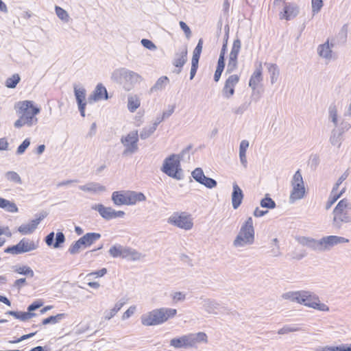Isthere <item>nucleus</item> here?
<instances>
[{
    "label": "nucleus",
    "mask_w": 351,
    "mask_h": 351,
    "mask_svg": "<svg viewBox=\"0 0 351 351\" xmlns=\"http://www.w3.org/2000/svg\"><path fill=\"white\" fill-rule=\"evenodd\" d=\"M14 108L19 114V119L14 122L17 128L24 125L32 126L38 122L36 115L40 113V109L32 101L24 100L17 102Z\"/></svg>",
    "instance_id": "obj_1"
},
{
    "label": "nucleus",
    "mask_w": 351,
    "mask_h": 351,
    "mask_svg": "<svg viewBox=\"0 0 351 351\" xmlns=\"http://www.w3.org/2000/svg\"><path fill=\"white\" fill-rule=\"evenodd\" d=\"M176 315V308H155L141 317V323L146 326L160 325L175 317Z\"/></svg>",
    "instance_id": "obj_2"
},
{
    "label": "nucleus",
    "mask_w": 351,
    "mask_h": 351,
    "mask_svg": "<svg viewBox=\"0 0 351 351\" xmlns=\"http://www.w3.org/2000/svg\"><path fill=\"white\" fill-rule=\"evenodd\" d=\"M161 171L171 178L181 180L183 178V173L180 165V156L172 154L167 157L164 160Z\"/></svg>",
    "instance_id": "obj_3"
},
{
    "label": "nucleus",
    "mask_w": 351,
    "mask_h": 351,
    "mask_svg": "<svg viewBox=\"0 0 351 351\" xmlns=\"http://www.w3.org/2000/svg\"><path fill=\"white\" fill-rule=\"evenodd\" d=\"M254 240V230L253 219L249 217L242 225L241 230L234 241V245L237 247L243 246L253 243Z\"/></svg>",
    "instance_id": "obj_4"
},
{
    "label": "nucleus",
    "mask_w": 351,
    "mask_h": 351,
    "mask_svg": "<svg viewBox=\"0 0 351 351\" xmlns=\"http://www.w3.org/2000/svg\"><path fill=\"white\" fill-rule=\"evenodd\" d=\"M351 209V203L346 199L340 200L333 210V223L337 227H340L342 223H348L350 221L349 210Z\"/></svg>",
    "instance_id": "obj_5"
},
{
    "label": "nucleus",
    "mask_w": 351,
    "mask_h": 351,
    "mask_svg": "<svg viewBox=\"0 0 351 351\" xmlns=\"http://www.w3.org/2000/svg\"><path fill=\"white\" fill-rule=\"evenodd\" d=\"M38 241L23 237L16 245L9 246L4 252L12 255H18L34 251L38 247Z\"/></svg>",
    "instance_id": "obj_6"
},
{
    "label": "nucleus",
    "mask_w": 351,
    "mask_h": 351,
    "mask_svg": "<svg viewBox=\"0 0 351 351\" xmlns=\"http://www.w3.org/2000/svg\"><path fill=\"white\" fill-rule=\"evenodd\" d=\"M274 5L279 12V18L281 20L290 21L294 19L298 14V8L293 3H287L286 0H274Z\"/></svg>",
    "instance_id": "obj_7"
},
{
    "label": "nucleus",
    "mask_w": 351,
    "mask_h": 351,
    "mask_svg": "<svg viewBox=\"0 0 351 351\" xmlns=\"http://www.w3.org/2000/svg\"><path fill=\"white\" fill-rule=\"evenodd\" d=\"M291 185L293 189L291 193L290 198L293 201L303 198L305 195L306 190L300 170H298L293 175Z\"/></svg>",
    "instance_id": "obj_8"
},
{
    "label": "nucleus",
    "mask_w": 351,
    "mask_h": 351,
    "mask_svg": "<svg viewBox=\"0 0 351 351\" xmlns=\"http://www.w3.org/2000/svg\"><path fill=\"white\" fill-rule=\"evenodd\" d=\"M168 222L186 230H191L193 226L191 215L184 212L174 213L168 219Z\"/></svg>",
    "instance_id": "obj_9"
},
{
    "label": "nucleus",
    "mask_w": 351,
    "mask_h": 351,
    "mask_svg": "<svg viewBox=\"0 0 351 351\" xmlns=\"http://www.w3.org/2000/svg\"><path fill=\"white\" fill-rule=\"evenodd\" d=\"M101 234L95 232L86 233L82 237L75 242L69 248V252L72 254L78 252L80 248L90 246L97 240L100 239Z\"/></svg>",
    "instance_id": "obj_10"
},
{
    "label": "nucleus",
    "mask_w": 351,
    "mask_h": 351,
    "mask_svg": "<svg viewBox=\"0 0 351 351\" xmlns=\"http://www.w3.org/2000/svg\"><path fill=\"white\" fill-rule=\"evenodd\" d=\"M241 40L239 39L234 40L232 43L230 53L229 54L228 62V71L232 72L237 69L238 64V56L241 50Z\"/></svg>",
    "instance_id": "obj_11"
},
{
    "label": "nucleus",
    "mask_w": 351,
    "mask_h": 351,
    "mask_svg": "<svg viewBox=\"0 0 351 351\" xmlns=\"http://www.w3.org/2000/svg\"><path fill=\"white\" fill-rule=\"evenodd\" d=\"M138 136L136 131L129 133L127 136L121 138V142L125 147V154L133 153L137 149V142Z\"/></svg>",
    "instance_id": "obj_12"
},
{
    "label": "nucleus",
    "mask_w": 351,
    "mask_h": 351,
    "mask_svg": "<svg viewBox=\"0 0 351 351\" xmlns=\"http://www.w3.org/2000/svg\"><path fill=\"white\" fill-rule=\"evenodd\" d=\"M203 39L200 38L198 40L197 45L193 51V56L191 59V69L190 72V79L192 80L197 72L199 65V60L203 48Z\"/></svg>",
    "instance_id": "obj_13"
},
{
    "label": "nucleus",
    "mask_w": 351,
    "mask_h": 351,
    "mask_svg": "<svg viewBox=\"0 0 351 351\" xmlns=\"http://www.w3.org/2000/svg\"><path fill=\"white\" fill-rule=\"evenodd\" d=\"M240 77L237 74L230 75L226 80L223 88V94L225 97L229 98L234 93V88L239 83Z\"/></svg>",
    "instance_id": "obj_14"
},
{
    "label": "nucleus",
    "mask_w": 351,
    "mask_h": 351,
    "mask_svg": "<svg viewBox=\"0 0 351 351\" xmlns=\"http://www.w3.org/2000/svg\"><path fill=\"white\" fill-rule=\"evenodd\" d=\"M304 304L308 307L322 311H328L329 310V308L327 305L320 302L318 297L308 292H306V293L305 302Z\"/></svg>",
    "instance_id": "obj_15"
},
{
    "label": "nucleus",
    "mask_w": 351,
    "mask_h": 351,
    "mask_svg": "<svg viewBox=\"0 0 351 351\" xmlns=\"http://www.w3.org/2000/svg\"><path fill=\"white\" fill-rule=\"evenodd\" d=\"M97 210L101 215V216L107 219L110 220L114 218L123 217L125 215V213L121 210L115 211L110 207H106L102 204L97 206Z\"/></svg>",
    "instance_id": "obj_16"
},
{
    "label": "nucleus",
    "mask_w": 351,
    "mask_h": 351,
    "mask_svg": "<svg viewBox=\"0 0 351 351\" xmlns=\"http://www.w3.org/2000/svg\"><path fill=\"white\" fill-rule=\"evenodd\" d=\"M192 176L197 182L204 184L208 188L212 189L217 185V182L212 178L206 177L202 169L200 168H196L192 172Z\"/></svg>",
    "instance_id": "obj_17"
},
{
    "label": "nucleus",
    "mask_w": 351,
    "mask_h": 351,
    "mask_svg": "<svg viewBox=\"0 0 351 351\" xmlns=\"http://www.w3.org/2000/svg\"><path fill=\"white\" fill-rule=\"evenodd\" d=\"M193 336L190 334L183 335L178 338H173L170 341V345L175 348H189L193 346Z\"/></svg>",
    "instance_id": "obj_18"
},
{
    "label": "nucleus",
    "mask_w": 351,
    "mask_h": 351,
    "mask_svg": "<svg viewBox=\"0 0 351 351\" xmlns=\"http://www.w3.org/2000/svg\"><path fill=\"white\" fill-rule=\"evenodd\" d=\"M108 92L102 84H98L93 93L88 97V102L93 103L97 101L108 99Z\"/></svg>",
    "instance_id": "obj_19"
},
{
    "label": "nucleus",
    "mask_w": 351,
    "mask_h": 351,
    "mask_svg": "<svg viewBox=\"0 0 351 351\" xmlns=\"http://www.w3.org/2000/svg\"><path fill=\"white\" fill-rule=\"evenodd\" d=\"M40 222V219L31 220L27 223L21 225L18 228L17 231L22 235L31 234L36 230Z\"/></svg>",
    "instance_id": "obj_20"
},
{
    "label": "nucleus",
    "mask_w": 351,
    "mask_h": 351,
    "mask_svg": "<svg viewBox=\"0 0 351 351\" xmlns=\"http://www.w3.org/2000/svg\"><path fill=\"white\" fill-rule=\"evenodd\" d=\"M263 80V66L262 63L259 62L256 70L254 71L250 77L249 81V86L252 89H256L261 83Z\"/></svg>",
    "instance_id": "obj_21"
},
{
    "label": "nucleus",
    "mask_w": 351,
    "mask_h": 351,
    "mask_svg": "<svg viewBox=\"0 0 351 351\" xmlns=\"http://www.w3.org/2000/svg\"><path fill=\"white\" fill-rule=\"evenodd\" d=\"M348 239L337 236H328L322 238L320 244L325 248H328L339 243H348Z\"/></svg>",
    "instance_id": "obj_22"
},
{
    "label": "nucleus",
    "mask_w": 351,
    "mask_h": 351,
    "mask_svg": "<svg viewBox=\"0 0 351 351\" xmlns=\"http://www.w3.org/2000/svg\"><path fill=\"white\" fill-rule=\"evenodd\" d=\"M54 232L49 233L45 238V242L47 245L51 246L54 248H58L65 241V237L62 232H60L56 234V241L53 243Z\"/></svg>",
    "instance_id": "obj_23"
},
{
    "label": "nucleus",
    "mask_w": 351,
    "mask_h": 351,
    "mask_svg": "<svg viewBox=\"0 0 351 351\" xmlns=\"http://www.w3.org/2000/svg\"><path fill=\"white\" fill-rule=\"evenodd\" d=\"M129 191H114L112 194V200L115 205H128Z\"/></svg>",
    "instance_id": "obj_24"
},
{
    "label": "nucleus",
    "mask_w": 351,
    "mask_h": 351,
    "mask_svg": "<svg viewBox=\"0 0 351 351\" xmlns=\"http://www.w3.org/2000/svg\"><path fill=\"white\" fill-rule=\"evenodd\" d=\"M75 95L78 104L79 110L82 117L85 116V108L86 103L84 101L86 93L84 89L75 88Z\"/></svg>",
    "instance_id": "obj_25"
},
{
    "label": "nucleus",
    "mask_w": 351,
    "mask_h": 351,
    "mask_svg": "<svg viewBox=\"0 0 351 351\" xmlns=\"http://www.w3.org/2000/svg\"><path fill=\"white\" fill-rule=\"evenodd\" d=\"M338 188L333 186L328 199L326 204V209L328 210L331 206L339 199L346 192V189L343 188L341 191H338Z\"/></svg>",
    "instance_id": "obj_26"
},
{
    "label": "nucleus",
    "mask_w": 351,
    "mask_h": 351,
    "mask_svg": "<svg viewBox=\"0 0 351 351\" xmlns=\"http://www.w3.org/2000/svg\"><path fill=\"white\" fill-rule=\"evenodd\" d=\"M243 198V195L241 189L237 184H234L232 194V203L234 209L237 208L241 205Z\"/></svg>",
    "instance_id": "obj_27"
},
{
    "label": "nucleus",
    "mask_w": 351,
    "mask_h": 351,
    "mask_svg": "<svg viewBox=\"0 0 351 351\" xmlns=\"http://www.w3.org/2000/svg\"><path fill=\"white\" fill-rule=\"evenodd\" d=\"M306 291H297L288 293L283 295V298L285 299H289L293 302H297L300 304H303L305 302Z\"/></svg>",
    "instance_id": "obj_28"
},
{
    "label": "nucleus",
    "mask_w": 351,
    "mask_h": 351,
    "mask_svg": "<svg viewBox=\"0 0 351 351\" xmlns=\"http://www.w3.org/2000/svg\"><path fill=\"white\" fill-rule=\"evenodd\" d=\"M146 197L143 193L129 191L128 197V205H134L138 202H144Z\"/></svg>",
    "instance_id": "obj_29"
},
{
    "label": "nucleus",
    "mask_w": 351,
    "mask_h": 351,
    "mask_svg": "<svg viewBox=\"0 0 351 351\" xmlns=\"http://www.w3.org/2000/svg\"><path fill=\"white\" fill-rule=\"evenodd\" d=\"M188 51L186 49H183L180 53L176 54V57L173 61V65L176 67L180 69L184 65L187 60Z\"/></svg>",
    "instance_id": "obj_30"
},
{
    "label": "nucleus",
    "mask_w": 351,
    "mask_h": 351,
    "mask_svg": "<svg viewBox=\"0 0 351 351\" xmlns=\"http://www.w3.org/2000/svg\"><path fill=\"white\" fill-rule=\"evenodd\" d=\"M0 208L10 213L18 212V208L14 203L2 197H0Z\"/></svg>",
    "instance_id": "obj_31"
},
{
    "label": "nucleus",
    "mask_w": 351,
    "mask_h": 351,
    "mask_svg": "<svg viewBox=\"0 0 351 351\" xmlns=\"http://www.w3.org/2000/svg\"><path fill=\"white\" fill-rule=\"evenodd\" d=\"M141 258V254L134 249L125 247L123 258H128L131 261H137Z\"/></svg>",
    "instance_id": "obj_32"
},
{
    "label": "nucleus",
    "mask_w": 351,
    "mask_h": 351,
    "mask_svg": "<svg viewBox=\"0 0 351 351\" xmlns=\"http://www.w3.org/2000/svg\"><path fill=\"white\" fill-rule=\"evenodd\" d=\"M318 53L320 56L325 58H330L332 57V51L328 43V40L319 47Z\"/></svg>",
    "instance_id": "obj_33"
},
{
    "label": "nucleus",
    "mask_w": 351,
    "mask_h": 351,
    "mask_svg": "<svg viewBox=\"0 0 351 351\" xmlns=\"http://www.w3.org/2000/svg\"><path fill=\"white\" fill-rule=\"evenodd\" d=\"M66 315L64 313H59L56 315L50 316L47 318H45L43 319L42 324L43 325H47L49 324H55L58 323L61 319L64 318Z\"/></svg>",
    "instance_id": "obj_34"
},
{
    "label": "nucleus",
    "mask_w": 351,
    "mask_h": 351,
    "mask_svg": "<svg viewBox=\"0 0 351 351\" xmlns=\"http://www.w3.org/2000/svg\"><path fill=\"white\" fill-rule=\"evenodd\" d=\"M124 248L120 245H115L112 246L109 250V254L113 258L123 257Z\"/></svg>",
    "instance_id": "obj_35"
},
{
    "label": "nucleus",
    "mask_w": 351,
    "mask_h": 351,
    "mask_svg": "<svg viewBox=\"0 0 351 351\" xmlns=\"http://www.w3.org/2000/svg\"><path fill=\"white\" fill-rule=\"evenodd\" d=\"M140 100L136 96H130L128 97V108L130 112H134L140 106Z\"/></svg>",
    "instance_id": "obj_36"
},
{
    "label": "nucleus",
    "mask_w": 351,
    "mask_h": 351,
    "mask_svg": "<svg viewBox=\"0 0 351 351\" xmlns=\"http://www.w3.org/2000/svg\"><path fill=\"white\" fill-rule=\"evenodd\" d=\"M249 147L248 141L243 140L241 141L239 147V156L242 163L245 164L246 162V151L247 147Z\"/></svg>",
    "instance_id": "obj_37"
},
{
    "label": "nucleus",
    "mask_w": 351,
    "mask_h": 351,
    "mask_svg": "<svg viewBox=\"0 0 351 351\" xmlns=\"http://www.w3.org/2000/svg\"><path fill=\"white\" fill-rule=\"evenodd\" d=\"M9 313L10 315H14L16 318H17L20 320H22V321H25V320L29 319L35 315L34 313H32L31 312H29V311L24 312V313H17V312H14V311H10Z\"/></svg>",
    "instance_id": "obj_38"
},
{
    "label": "nucleus",
    "mask_w": 351,
    "mask_h": 351,
    "mask_svg": "<svg viewBox=\"0 0 351 351\" xmlns=\"http://www.w3.org/2000/svg\"><path fill=\"white\" fill-rule=\"evenodd\" d=\"M81 189L84 191L97 192L103 191L104 188L96 183H89L86 185L82 186Z\"/></svg>",
    "instance_id": "obj_39"
},
{
    "label": "nucleus",
    "mask_w": 351,
    "mask_h": 351,
    "mask_svg": "<svg viewBox=\"0 0 351 351\" xmlns=\"http://www.w3.org/2000/svg\"><path fill=\"white\" fill-rule=\"evenodd\" d=\"M122 306V303L116 304L112 309L105 313L104 319L106 320L110 319L118 313V311L121 308Z\"/></svg>",
    "instance_id": "obj_40"
},
{
    "label": "nucleus",
    "mask_w": 351,
    "mask_h": 351,
    "mask_svg": "<svg viewBox=\"0 0 351 351\" xmlns=\"http://www.w3.org/2000/svg\"><path fill=\"white\" fill-rule=\"evenodd\" d=\"M20 81L19 74H14L12 77L8 78L5 81V86L10 88H14L16 86Z\"/></svg>",
    "instance_id": "obj_41"
},
{
    "label": "nucleus",
    "mask_w": 351,
    "mask_h": 351,
    "mask_svg": "<svg viewBox=\"0 0 351 351\" xmlns=\"http://www.w3.org/2000/svg\"><path fill=\"white\" fill-rule=\"evenodd\" d=\"M193 336V346L199 342H207V336L204 332H197V334H190Z\"/></svg>",
    "instance_id": "obj_42"
},
{
    "label": "nucleus",
    "mask_w": 351,
    "mask_h": 351,
    "mask_svg": "<svg viewBox=\"0 0 351 351\" xmlns=\"http://www.w3.org/2000/svg\"><path fill=\"white\" fill-rule=\"evenodd\" d=\"M261 206L263 208H274L276 206V203L271 198L265 197L261 200Z\"/></svg>",
    "instance_id": "obj_43"
},
{
    "label": "nucleus",
    "mask_w": 351,
    "mask_h": 351,
    "mask_svg": "<svg viewBox=\"0 0 351 351\" xmlns=\"http://www.w3.org/2000/svg\"><path fill=\"white\" fill-rule=\"evenodd\" d=\"M107 274V269L106 268H102L98 271H93L86 275V278H88V280H91L92 277L95 278H101L105 276Z\"/></svg>",
    "instance_id": "obj_44"
},
{
    "label": "nucleus",
    "mask_w": 351,
    "mask_h": 351,
    "mask_svg": "<svg viewBox=\"0 0 351 351\" xmlns=\"http://www.w3.org/2000/svg\"><path fill=\"white\" fill-rule=\"evenodd\" d=\"M55 10L59 19L65 21H67L69 20V14L63 8L56 5L55 7Z\"/></svg>",
    "instance_id": "obj_45"
},
{
    "label": "nucleus",
    "mask_w": 351,
    "mask_h": 351,
    "mask_svg": "<svg viewBox=\"0 0 351 351\" xmlns=\"http://www.w3.org/2000/svg\"><path fill=\"white\" fill-rule=\"evenodd\" d=\"M6 178L8 180L14 183L21 184V179L18 173L14 171H9L6 173Z\"/></svg>",
    "instance_id": "obj_46"
},
{
    "label": "nucleus",
    "mask_w": 351,
    "mask_h": 351,
    "mask_svg": "<svg viewBox=\"0 0 351 351\" xmlns=\"http://www.w3.org/2000/svg\"><path fill=\"white\" fill-rule=\"evenodd\" d=\"M168 82V77L166 76H162L157 80L154 88L157 90L162 89L167 84Z\"/></svg>",
    "instance_id": "obj_47"
},
{
    "label": "nucleus",
    "mask_w": 351,
    "mask_h": 351,
    "mask_svg": "<svg viewBox=\"0 0 351 351\" xmlns=\"http://www.w3.org/2000/svg\"><path fill=\"white\" fill-rule=\"evenodd\" d=\"M30 145V141L29 138H26L23 141V142L18 147L17 153L19 154H22L25 152L26 149Z\"/></svg>",
    "instance_id": "obj_48"
},
{
    "label": "nucleus",
    "mask_w": 351,
    "mask_h": 351,
    "mask_svg": "<svg viewBox=\"0 0 351 351\" xmlns=\"http://www.w3.org/2000/svg\"><path fill=\"white\" fill-rule=\"evenodd\" d=\"M311 3L313 12H318L323 6L322 0H311Z\"/></svg>",
    "instance_id": "obj_49"
},
{
    "label": "nucleus",
    "mask_w": 351,
    "mask_h": 351,
    "mask_svg": "<svg viewBox=\"0 0 351 351\" xmlns=\"http://www.w3.org/2000/svg\"><path fill=\"white\" fill-rule=\"evenodd\" d=\"M15 271L19 274H31V276H33V271L26 266L19 267L15 269Z\"/></svg>",
    "instance_id": "obj_50"
},
{
    "label": "nucleus",
    "mask_w": 351,
    "mask_h": 351,
    "mask_svg": "<svg viewBox=\"0 0 351 351\" xmlns=\"http://www.w3.org/2000/svg\"><path fill=\"white\" fill-rule=\"evenodd\" d=\"M141 44L142 45L150 50H154L156 48V45L149 40L148 39H142L141 40Z\"/></svg>",
    "instance_id": "obj_51"
},
{
    "label": "nucleus",
    "mask_w": 351,
    "mask_h": 351,
    "mask_svg": "<svg viewBox=\"0 0 351 351\" xmlns=\"http://www.w3.org/2000/svg\"><path fill=\"white\" fill-rule=\"evenodd\" d=\"M43 305V302L41 300H36L34 301L32 304H30L27 310L29 312H32L37 308H39Z\"/></svg>",
    "instance_id": "obj_52"
},
{
    "label": "nucleus",
    "mask_w": 351,
    "mask_h": 351,
    "mask_svg": "<svg viewBox=\"0 0 351 351\" xmlns=\"http://www.w3.org/2000/svg\"><path fill=\"white\" fill-rule=\"evenodd\" d=\"M36 332H32V333H29V334H27V335H24L23 336H21L20 338L19 339H16L15 340H13V341H10V343H19L23 340H25V339H27L30 337H32L33 336H34L36 335Z\"/></svg>",
    "instance_id": "obj_53"
},
{
    "label": "nucleus",
    "mask_w": 351,
    "mask_h": 351,
    "mask_svg": "<svg viewBox=\"0 0 351 351\" xmlns=\"http://www.w3.org/2000/svg\"><path fill=\"white\" fill-rule=\"evenodd\" d=\"M180 26L181 29L184 31L186 37H190L191 35V31L189 27L184 21H180Z\"/></svg>",
    "instance_id": "obj_54"
},
{
    "label": "nucleus",
    "mask_w": 351,
    "mask_h": 351,
    "mask_svg": "<svg viewBox=\"0 0 351 351\" xmlns=\"http://www.w3.org/2000/svg\"><path fill=\"white\" fill-rule=\"evenodd\" d=\"M268 70H269V72L270 73H271V75H272L271 80L273 81L274 76L277 75L278 74L277 66L276 64H270Z\"/></svg>",
    "instance_id": "obj_55"
},
{
    "label": "nucleus",
    "mask_w": 351,
    "mask_h": 351,
    "mask_svg": "<svg viewBox=\"0 0 351 351\" xmlns=\"http://www.w3.org/2000/svg\"><path fill=\"white\" fill-rule=\"evenodd\" d=\"M136 307L130 306L123 315V319L129 318L132 315H133L135 312Z\"/></svg>",
    "instance_id": "obj_56"
},
{
    "label": "nucleus",
    "mask_w": 351,
    "mask_h": 351,
    "mask_svg": "<svg viewBox=\"0 0 351 351\" xmlns=\"http://www.w3.org/2000/svg\"><path fill=\"white\" fill-rule=\"evenodd\" d=\"M185 299V295L181 292H176L173 295V300L175 302L183 300Z\"/></svg>",
    "instance_id": "obj_57"
},
{
    "label": "nucleus",
    "mask_w": 351,
    "mask_h": 351,
    "mask_svg": "<svg viewBox=\"0 0 351 351\" xmlns=\"http://www.w3.org/2000/svg\"><path fill=\"white\" fill-rule=\"evenodd\" d=\"M224 60H225V56L219 55V58L218 59L217 66V69H221L223 70L224 69V66H225Z\"/></svg>",
    "instance_id": "obj_58"
},
{
    "label": "nucleus",
    "mask_w": 351,
    "mask_h": 351,
    "mask_svg": "<svg viewBox=\"0 0 351 351\" xmlns=\"http://www.w3.org/2000/svg\"><path fill=\"white\" fill-rule=\"evenodd\" d=\"M8 147V143L5 138H0V150H6Z\"/></svg>",
    "instance_id": "obj_59"
},
{
    "label": "nucleus",
    "mask_w": 351,
    "mask_h": 351,
    "mask_svg": "<svg viewBox=\"0 0 351 351\" xmlns=\"http://www.w3.org/2000/svg\"><path fill=\"white\" fill-rule=\"evenodd\" d=\"M267 213V210H260L258 208H256L254 212V215L256 217H260L265 215Z\"/></svg>",
    "instance_id": "obj_60"
},
{
    "label": "nucleus",
    "mask_w": 351,
    "mask_h": 351,
    "mask_svg": "<svg viewBox=\"0 0 351 351\" xmlns=\"http://www.w3.org/2000/svg\"><path fill=\"white\" fill-rule=\"evenodd\" d=\"M223 69H216V71L215 72V75H214V80L215 82H218L221 75V73L223 72Z\"/></svg>",
    "instance_id": "obj_61"
},
{
    "label": "nucleus",
    "mask_w": 351,
    "mask_h": 351,
    "mask_svg": "<svg viewBox=\"0 0 351 351\" xmlns=\"http://www.w3.org/2000/svg\"><path fill=\"white\" fill-rule=\"evenodd\" d=\"M295 329H292V328H288V327H285V328H282L281 329H280L278 332V334L280 335H282V334H285V333H287V332H293V331H295Z\"/></svg>",
    "instance_id": "obj_62"
},
{
    "label": "nucleus",
    "mask_w": 351,
    "mask_h": 351,
    "mask_svg": "<svg viewBox=\"0 0 351 351\" xmlns=\"http://www.w3.org/2000/svg\"><path fill=\"white\" fill-rule=\"evenodd\" d=\"M25 282H26L25 278L18 279L14 282V286L20 288L25 283Z\"/></svg>",
    "instance_id": "obj_63"
},
{
    "label": "nucleus",
    "mask_w": 351,
    "mask_h": 351,
    "mask_svg": "<svg viewBox=\"0 0 351 351\" xmlns=\"http://www.w3.org/2000/svg\"><path fill=\"white\" fill-rule=\"evenodd\" d=\"M333 351H351L350 347H334Z\"/></svg>",
    "instance_id": "obj_64"
}]
</instances>
